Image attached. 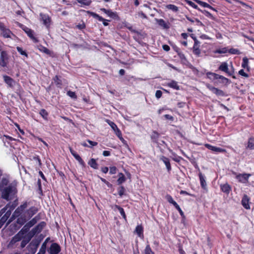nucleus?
Returning a JSON list of instances; mask_svg holds the SVG:
<instances>
[{
  "instance_id": "obj_1",
  "label": "nucleus",
  "mask_w": 254,
  "mask_h": 254,
  "mask_svg": "<svg viewBox=\"0 0 254 254\" xmlns=\"http://www.w3.org/2000/svg\"><path fill=\"white\" fill-rule=\"evenodd\" d=\"M1 192V197L7 201L13 199L17 192L16 185L11 183L6 188H4L0 190Z\"/></svg>"
},
{
  "instance_id": "obj_2",
  "label": "nucleus",
  "mask_w": 254,
  "mask_h": 254,
  "mask_svg": "<svg viewBox=\"0 0 254 254\" xmlns=\"http://www.w3.org/2000/svg\"><path fill=\"white\" fill-rule=\"evenodd\" d=\"M40 242V240L35 239L30 243L27 247V250L30 254H34L36 252Z\"/></svg>"
},
{
  "instance_id": "obj_3",
  "label": "nucleus",
  "mask_w": 254,
  "mask_h": 254,
  "mask_svg": "<svg viewBox=\"0 0 254 254\" xmlns=\"http://www.w3.org/2000/svg\"><path fill=\"white\" fill-rule=\"evenodd\" d=\"M233 174L236 176V178L239 182L246 184L249 181V178L251 176L250 174H237L236 172H233Z\"/></svg>"
},
{
  "instance_id": "obj_4",
  "label": "nucleus",
  "mask_w": 254,
  "mask_h": 254,
  "mask_svg": "<svg viewBox=\"0 0 254 254\" xmlns=\"http://www.w3.org/2000/svg\"><path fill=\"white\" fill-rule=\"evenodd\" d=\"M46 225V223L42 221L39 223L36 227L33 228L29 233L30 238L34 236L35 234L40 233L45 227Z\"/></svg>"
},
{
  "instance_id": "obj_5",
  "label": "nucleus",
  "mask_w": 254,
  "mask_h": 254,
  "mask_svg": "<svg viewBox=\"0 0 254 254\" xmlns=\"http://www.w3.org/2000/svg\"><path fill=\"white\" fill-rule=\"evenodd\" d=\"M24 237L22 236V233L21 232H19L17 234H16L10 241L8 247L9 248H13L15 246L16 243L20 241Z\"/></svg>"
},
{
  "instance_id": "obj_6",
  "label": "nucleus",
  "mask_w": 254,
  "mask_h": 254,
  "mask_svg": "<svg viewBox=\"0 0 254 254\" xmlns=\"http://www.w3.org/2000/svg\"><path fill=\"white\" fill-rule=\"evenodd\" d=\"M40 20L43 22V24L47 27H49L51 22V18L47 14L43 13H40Z\"/></svg>"
},
{
  "instance_id": "obj_7",
  "label": "nucleus",
  "mask_w": 254,
  "mask_h": 254,
  "mask_svg": "<svg viewBox=\"0 0 254 254\" xmlns=\"http://www.w3.org/2000/svg\"><path fill=\"white\" fill-rule=\"evenodd\" d=\"M38 211V209L37 207L35 206H32L29 208L25 212L24 215L25 216L27 219H30L34 215H35Z\"/></svg>"
},
{
  "instance_id": "obj_8",
  "label": "nucleus",
  "mask_w": 254,
  "mask_h": 254,
  "mask_svg": "<svg viewBox=\"0 0 254 254\" xmlns=\"http://www.w3.org/2000/svg\"><path fill=\"white\" fill-rule=\"evenodd\" d=\"M7 208H3L1 210V214L3 213H5L1 218L0 221L2 223H4L8 219V218L10 217L11 211L10 210H7Z\"/></svg>"
},
{
  "instance_id": "obj_9",
  "label": "nucleus",
  "mask_w": 254,
  "mask_h": 254,
  "mask_svg": "<svg viewBox=\"0 0 254 254\" xmlns=\"http://www.w3.org/2000/svg\"><path fill=\"white\" fill-rule=\"evenodd\" d=\"M60 250L59 245L56 243H53L51 245L49 252L51 254H58Z\"/></svg>"
},
{
  "instance_id": "obj_10",
  "label": "nucleus",
  "mask_w": 254,
  "mask_h": 254,
  "mask_svg": "<svg viewBox=\"0 0 254 254\" xmlns=\"http://www.w3.org/2000/svg\"><path fill=\"white\" fill-rule=\"evenodd\" d=\"M27 202H25L20 206L18 207L14 212V215L16 217L19 216L21 214L23 210L27 207Z\"/></svg>"
},
{
  "instance_id": "obj_11",
  "label": "nucleus",
  "mask_w": 254,
  "mask_h": 254,
  "mask_svg": "<svg viewBox=\"0 0 254 254\" xmlns=\"http://www.w3.org/2000/svg\"><path fill=\"white\" fill-rule=\"evenodd\" d=\"M250 199L249 197L246 195L245 194L242 199V204L243 206V207L246 209H250Z\"/></svg>"
},
{
  "instance_id": "obj_12",
  "label": "nucleus",
  "mask_w": 254,
  "mask_h": 254,
  "mask_svg": "<svg viewBox=\"0 0 254 254\" xmlns=\"http://www.w3.org/2000/svg\"><path fill=\"white\" fill-rule=\"evenodd\" d=\"M23 30L34 42L37 43L38 42L37 39L34 35V31L33 30L26 27Z\"/></svg>"
},
{
  "instance_id": "obj_13",
  "label": "nucleus",
  "mask_w": 254,
  "mask_h": 254,
  "mask_svg": "<svg viewBox=\"0 0 254 254\" xmlns=\"http://www.w3.org/2000/svg\"><path fill=\"white\" fill-rule=\"evenodd\" d=\"M207 87L210 91H211L213 93L217 95L221 96L225 95L224 92L221 90H220L210 85H207Z\"/></svg>"
},
{
  "instance_id": "obj_14",
  "label": "nucleus",
  "mask_w": 254,
  "mask_h": 254,
  "mask_svg": "<svg viewBox=\"0 0 254 254\" xmlns=\"http://www.w3.org/2000/svg\"><path fill=\"white\" fill-rule=\"evenodd\" d=\"M199 47L200 42H197V41H196L195 43H194V45L192 48V52L194 55H195L197 57L200 56L201 53Z\"/></svg>"
},
{
  "instance_id": "obj_15",
  "label": "nucleus",
  "mask_w": 254,
  "mask_h": 254,
  "mask_svg": "<svg viewBox=\"0 0 254 254\" xmlns=\"http://www.w3.org/2000/svg\"><path fill=\"white\" fill-rule=\"evenodd\" d=\"M3 77L5 82L9 87H13L14 86L15 82L12 78L7 75H4Z\"/></svg>"
},
{
  "instance_id": "obj_16",
  "label": "nucleus",
  "mask_w": 254,
  "mask_h": 254,
  "mask_svg": "<svg viewBox=\"0 0 254 254\" xmlns=\"http://www.w3.org/2000/svg\"><path fill=\"white\" fill-rule=\"evenodd\" d=\"M205 146L208 149H209V150H211L214 152H226V150L224 149H222V148H221L219 147H217L215 146H213L209 144H206L205 145Z\"/></svg>"
},
{
  "instance_id": "obj_17",
  "label": "nucleus",
  "mask_w": 254,
  "mask_h": 254,
  "mask_svg": "<svg viewBox=\"0 0 254 254\" xmlns=\"http://www.w3.org/2000/svg\"><path fill=\"white\" fill-rule=\"evenodd\" d=\"M0 31L1 32V35L4 38H11V36L12 35V33L10 30L9 29L6 28L5 26Z\"/></svg>"
},
{
  "instance_id": "obj_18",
  "label": "nucleus",
  "mask_w": 254,
  "mask_h": 254,
  "mask_svg": "<svg viewBox=\"0 0 254 254\" xmlns=\"http://www.w3.org/2000/svg\"><path fill=\"white\" fill-rule=\"evenodd\" d=\"M160 159L164 162L167 170L170 171L171 170V166L170 163L169 159L164 156H160Z\"/></svg>"
},
{
  "instance_id": "obj_19",
  "label": "nucleus",
  "mask_w": 254,
  "mask_h": 254,
  "mask_svg": "<svg viewBox=\"0 0 254 254\" xmlns=\"http://www.w3.org/2000/svg\"><path fill=\"white\" fill-rule=\"evenodd\" d=\"M40 219V216L39 215L36 216L33 219H32L30 221L27 223L25 224V227H27L29 228H31L33 225H34Z\"/></svg>"
},
{
  "instance_id": "obj_20",
  "label": "nucleus",
  "mask_w": 254,
  "mask_h": 254,
  "mask_svg": "<svg viewBox=\"0 0 254 254\" xmlns=\"http://www.w3.org/2000/svg\"><path fill=\"white\" fill-rule=\"evenodd\" d=\"M7 58V54L6 52L2 51L0 54V65L3 67L6 66L5 60Z\"/></svg>"
},
{
  "instance_id": "obj_21",
  "label": "nucleus",
  "mask_w": 254,
  "mask_h": 254,
  "mask_svg": "<svg viewBox=\"0 0 254 254\" xmlns=\"http://www.w3.org/2000/svg\"><path fill=\"white\" fill-rule=\"evenodd\" d=\"M210 74L212 75L214 78L216 79H220L222 80V82L223 83L228 82L229 80L228 78L223 76L222 75H219L214 73H210Z\"/></svg>"
},
{
  "instance_id": "obj_22",
  "label": "nucleus",
  "mask_w": 254,
  "mask_h": 254,
  "mask_svg": "<svg viewBox=\"0 0 254 254\" xmlns=\"http://www.w3.org/2000/svg\"><path fill=\"white\" fill-rule=\"evenodd\" d=\"M9 181L6 178H3L0 183V190H2L4 188H6L9 185Z\"/></svg>"
},
{
  "instance_id": "obj_23",
  "label": "nucleus",
  "mask_w": 254,
  "mask_h": 254,
  "mask_svg": "<svg viewBox=\"0 0 254 254\" xmlns=\"http://www.w3.org/2000/svg\"><path fill=\"white\" fill-rule=\"evenodd\" d=\"M221 190L225 192L226 193H229L231 190V187L227 183L224 184L223 185H221L220 186Z\"/></svg>"
},
{
  "instance_id": "obj_24",
  "label": "nucleus",
  "mask_w": 254,
  "mask_h": 254,
  "mask_svg": "<svg viewBox=\"0 0 254 254\" xmlns=\"http://www.w3.org/2000/svg\"><path fill=\"white\" fill-rule=\"evenodd\" d=\"M167 86L169 87L173 88L176 90H179L180 86L178 84V82L174 80H172L170 82L167 83Z\"/></svg>"
},
{
  "instance_id": "obj_25",
  "label": "nucleus",
  "mask_w": 254,
  "mask_h": 254,
  "mask_svg": "<svg viewBox=\"0 0 254 254\" xmlns=\"http://www.w3.org/2000/svg\"><path fill=\"white\" fill-rule=\"evenodd\" d=\"M101 10L104 12L110 17L115 18L117 16L116 13L112 11L111 10L106 9L105 8H101Z\"/></svg>"
},
{
  "instance_id": "obj_26",
  "label": "nucleus",
  "mask_w": 254,
  "mask_h": 254,
  "mask_svg": "<svg viewBox=\"0 0 254 254\" xmlns=\"http://www.w3.org/2000/svg\"><path fill=\"white\" fill-rule=\"evenodd\" d=\"M196 3L199 4L200 5H201L202 7H207L209 8L212 10H215V9L212 7L211 5H210L209 4L207 3L206 2H203L202 1L199 0H194Z\"/></svg>"
},
{
  "instance_id": "obj_27",
  "label": "nucleus",
  "mask_w": 254,
  "mask_h": 254,
  "mask_svg": "<svg viewBox=\"0 0 254 254\" xmlns=\"http://www.w3.org/2000/svg\"><path fill=\"white\" fill-rule=\"evenodd\" d=\"M219 69L227 73L229 75H231V74L228 71V64L226 63H223L220 65Z\"/></svg>"
},
{
  "instance_id": "obj_28",
  "label": "nucleus",
  "mask_w": 254,
  "mask_h": 254,
  "mask_svg": "<svg viewBox=\"0 0 254 254\" xmlns=\"http://www.w3.org/2000/svg\"><path fill=\"white\" fill-rule=\"evenodd\" d=\"M199 177L201 186L203 189H205L206 188V183L205 180L204 176L202 174V173H200L199 174Z\"/></svg>"
},
{
  "instance_id": "obj_29",
  "label": "nucleus",
  "mask_w": 254,
  "mask_h": 254,
  "mask_svg": "<svg viewBox=\"0 0 254 254\" xmlns=\"http://www.w3.org/2000/svg\"><path fill=\"white\" fill-rule=\"evenodd\" d=\"M242 66L244 68H246L248 71L250 70V67L249 66V60L247 57H244L243 59Z\"/></svg>"
},
{
  "instance_id": "obj_30",
  "label": "nucleus",
  "mask_w": 254,
  "mask_h": 254,
  "mask_svg": "<svg viewBox=\"0 0 254 254\" xmlns=\"http://www.w3.org/2000/svg\"><path fill=\"white\" fill-rule=\"evenodd\" d=\"M156 21H157V23L161 27H163L164 29H167L168 28V26L167 24V23L165 22V21L162 19H156Z\"/></svg>"
},
{
  "instance_id": "obj_31",
  "label": "nucleus",
  "mask_w": 254,
  "mask_h": 254,
  "mask_svg": "<svg viewBox=\"0 0 254 254\" xmlns=\"http://www.w3.org/2000/svg\"><path fill=\"white\" fill-rule=\"evenodd\" d=\"M115 207L116 208H117L120 212L121 215L122 216V217H123V218L125 220H127V217H126V214H125V212L124 211V209L120 207V206L119 205H116L115 206Z\"/></svg>"
},
{
  "instance_id": "obj_32",
  "label": "nucleus",
  "mask_w": 254,
  "mask_h": 254,
  "mask_svg": "<svg viewBox=\"0 0 254 254\" xmlns=\"http://www.w3.org/2000/svg\"><path fill=\"white\" fill-rule=\"evenodd\" d=\"M119 179L117 180L118 185H121L126 181V178L124 175L122 173L119 174Z\"/></svg>"
},
{
  "instance_id": "obj_33",
  "label": "nucleus",
  "mask_w": 254,
  "mask_h": 254,
  "mask_svg": "<svg viewBox=\"0 0 254 254\" xmlns=\"http://www.w3.org/2000/svg\"><path fill=\"white\" fill-rule=\"evenodd\" d=\"M77 2L81 4L80 6H88L91 3V0H77Z\"/></svg>"
},
{
  "instance_id": "obj_34",
  "label": "nucleus",
  "mask_w": 254,
  "mask_h": 254,
  "mask_svg": "<svg viewBox=\"0 0 254 254\" xmlns=\"http://www.w3.org/2000/svg\"><path fill=\"white\" fill-rule=\"evenodd\" d=\"M48 239H47L46 241L42 244L41 247L39 250V253L45 254L46 253V247H47V241Z\"/></svg>"
},
{
  "instance_id": "obj_35",
  "label": "nucleus",
  "mask_w": 254,
  "mask_h": 254,
  "mask_svg": "<svg viewBox=\"0 0 254 254\" xmlns=\"http://www.w3.org/2000/svg\"><path fill=\"white\" fill-rule=\"evenodd\" d=\"M28 219L25 216H23V215H21L19 218H18L17 220V223L23 225L24 224Z\"/></svg>"
},
{
  "instance_id": "obj_36",
  "label": "nucleus",
  "mask_w": 254,
  "mask_h": 254,
  "mask_svg": "<svg viewBox=\"0 0 254 254\" xmlns=\"http://www.w3.org/2000/svg\"><path fill=\"white\" fill-rule=\"evenodd\" d=\"M248 147L251 150L254 149V138L251 137L249 139Z\"/></svg>"
},
{
  "instance_id": "obj_37",
  "label": "nucleus",
  "mask_w": 254,
  "mask_h": 254,
  "mask_svg": "<svg viewBox=\"0 0 254 254\" xmlns=\"http://www.w3.org/2000/svg\"><path fill=\"white\" fill-rule=\"evenodd\" d=\"M89 165L94 169H97L98 165L95 159L92 158L88 162Z\"/></svg>"
},
{
  "instance_id": "obj_38",
  "label": "nucleus",
  "mask_w": 254,
  "mask_h": 254,
  "mask_svg": "<svg viewBox=\"0 0 254 254\" xmlns=\"http://www.w3.org/2000/svg\"><path fill=\"white\" fill-rule=\"evenodd\" d=\"M135 232L137 234L139 237H140L143 233V228L140 225H137L135 228Z\"/></svg>"
},
{
  "instance_id": "obj_39",
  "label": "nucleus",
  "mask_w": 254,
  "mask_h": 254,
  "mask_svg": "<svg viewBox=\"0 0 254 254\" xmlns=\"http://www.w3.org/2000/svg\"><path fill=\"white\" fill-rule=\"evenodd\" d=\"M166 198L169 203L172 204L174 206L177 205V203L174 200L173 198L170 195H167L166 196Z\"/></svg>"
},
{
  "instance_id": "obj_40",
  "label": "nucleus",
  "mask_w": 254,
  "mask_h": 254,
  "mask_svg": "<svg viewBox=\"0 0 254 254\" xmlns=\"http://www.w3.org/2000/svg\"><path fill=\"white\" fill-rule=\"evenodd\" d=\"M166 7L167 8L172 10L174 12H177L178 11V7L174 4H168L166 6Z\"/></svg>"
},
{
  "instance_id": "obj_41",
  "label": "nucleus",
  "mask_w": 254,
  "mask_h": 254,
  "mask_svg": "<svg viewBox=\"0 0 254 254\" xmlns=\"http://www.w3.org/2000/svg\"><path fill=\"white\" fill-rule=\"evenodd\" d=\"M30 239L31 238L28 239H22L21 240V244H20V248L21 249H23L24 248L26 245L29 243V242L30 241Z\"/></svg>"
},
{
  "instance_id": "obj_42",
  "label": "nucleus",
  "mask_w": 254,
  "mask_h": 254,
  "mask_svg": "<svg viewBox=\"0 0 254 254\" xmlns=\"http://www.w3.org/2000/svg\"><path fill=\"white\" fill-rule=\"evenodd\" d=\"M114 131H115V133H116V134L117 135V136L120 138V139L121 140H122V141L124 140V139L122 137L121 131L118 128V127H117L115 130H114Z\"/></svg>"
},
{
  "instance_id": "obj_43",
  "label": "nucleus",
  "mask_w": 254,
  "mask_h": 254,
  "mask_svg": "<svg viewBox=\"0 0 254 254\" xmlns=\"http://www.w3.org/2000/svg\"><path fill=\"white\" fill-rule=\"evenodd\" d=\"M144 254H155L152 251L149 245H147L144 250Z\"/></svg>"
},
{
  "instance_id": "obj_44",
  "label": "nucleus",
  "mask_w": 254,
  "mask_h": 254,
  "mask_svg": "<svg viewBox=\"0 0 254 254\" xmlns=\"http://www.w3.org/2000/svg\"><path fill=\"white\" fill-rule=\"evenodd\" d=\"M74 157L76 160L78 161V162L81 165L84 166L85 163L83 160L82 159V158L78 154H76L75 155H74Z\"/></svg>"
},
{
  "instance_id": "obj_45",
  "label": "nucleus",
  "mask_w": 254,
  "mask_h": 254,
  "mask_svg": "<svg viewBox=\"0 0 254 254\" xmlns=\"http://www.w3.org/2000/svg\"><path fill=\"white\" fill-rule=\"evenodd\" d=\"M185 1L190 6L192 7L193 8L198 9V6L196 5L194 3H193L192 1L189 0H185Z\"/></svg>"
},
{
  "instance_id": "obj_46",
  "label": "nucleus",
  "mask_w": 254,
  "mask_h": 254,
  "mask_svg": "<svg viewBox=\"0 0 254 254\" xmlns=\"http://www.w3.org/2000/svg\"><path fill=\"white\" fill-rule=\"evenodd\" d=\"M67 95L72 99H76L77 98V96L74 92L68 91L67 92Z\"/></svg>"
},
{
  "instance_id": "obj_47",
  "label": "nucleus",
  "mask_w": 254,
  "mask_h": 254,
  "mask_svg": "<svg viewBox=\"0 0 254 254\" xmlns=\"http://www.w3.org/2000/svg\"><path fill=\"white\" fill-rule=\"evenodd\" d=\"M229 53L231 54H237V55H239L241 54V52L239 51V50H238L237 49H234V48L230 49L229 50Z\"/></svg>"
},
{
  "instance_id": "obj_48",
  "label": "nucleus",
  "mask_w": 254,
  "mask_h": 254,
  "mask_svg": "<svg viewBox=\"0 0 254 254\" xmlns=\"http://www.w3.org/2000/svg\"><path fill=\"white\" fill-rule=\"evenodd\" d=\"M106 122L108 123V124L113 130H115L118 127L117 125L114 122L108 120H107Z\"/></svg>"
},
{
  "instance_id": "obj_49",
  "label": "nucleus",
  "mask_w": 254,
  "mask_h": 254,
  "mask_svg": "<svg viewBox=\"0 0 254 254\" xmlns=\"http://www.w3.org/2000/svg\"><path fill=\"white\" fill-rule=\"evenodd\" d=\"M125 189L123 186L120 187L118 189V193L119 195L122 197L125 193Z\"/></svg>"
},
{
  "instance_id": "obj_50",
  "label": "nucleus",
  "mask_w": 254,
  "mask_h": 254,
  "mask_svg": "<svg viewBox=\"0 0 254 254\" xmlns=\"http://www.w3.org/2000/svg\"><path fill=\"white\" fill-rule=\"evenodd\" d=\"M16 49H17V51L21 55H24V56H26V57L28 56V55H27V53H26V52L23 51V49L21 47H16Z\"/></svg>"
},
{
  "instance_id": "obj_51",
  "label": "nucleus",
  "mask_w": 254,
  "mask_h": 254,
  "mask_svg": "<svg viewBox=\"0 0 254 254\" xmlns=\"http://www.w3.org/2000/svg\"><path fill=\"white\" fill-rule=\"evenodd\" d=\"M40 114L43 117L44 119H46L48 116V113L47 111L45 109L41 110L40 112Z\"/></svg>"
},
{
  "instance_id": "obj_52",
  "label": "nucleus",
  "mask_w": 254,
  "mask_h": 254,
  "mask_svg": "<svg viewBox=\"0 0 254 254\" xmlns=\"http://www.w3.org/2000/svg\"><path fill=\"white\" fill-rule=\"evenodd\" d=\"M176 51L178 53V55L179 56V58L181 60H185L186 59L184 54L182 52H181L179 49Z\"/></svg>"
},
{
  "instance_id": "obj_53",
  "label": "nucleus",
  "mask_w": 254,
  "mask_h": 254,
  "mask_svg": "<svg viewBox=\"0 0 254 254\" xmlns=\"http://www.w3.org/2000/svg\"><path fill=\"white\" fill-rule=\"evenodd\" d=\"M30 228L25 227V225L23 227V228L19 232L22 231V236L24 237V235L28 231V230Z\"/></svg>"
},
{
  "instance_id": "obj_54",
  "label": "nucleus",
  "mask_w": 254,
  "mask_h": 254,
  "mask_svg": "<svg viewBox=\"0 0 254 254\" xmlns=\"http://www.w3.org/2000/svg\"><path fill=\"white\" fill-rule=\"evenodd\" d=\"M33 159L36 162V163L38 164L39 166L42 164L41 160L38 156H34Z\"/></svg>"
},
{
  "instance_id": "obj_55",
  "label": "nucleus",
  "mask_w": 254,
  "mask_h": 254,
  "mask_svg": "<svg viewBox=\"0 0 254 254\" xmlns=\"http://www.w3.org/2000/svg\"><path fill=\"white\" fill-rule=\"evenodd\" d=\"M227 50L226 48H224L222 49L217 50L216 51V53H219V54H224L227 53Z\"/></svg>"
},
{
  "instance_id": "obj_56",
  "label": "nucleus",
  "mask_w": 254,
  "mask_h": 254,
  "mask_svg": "<svg viewBox=\"0 0 254 254\" xmlns=\"http://www.w3.org/2000/svg\"><path fill=\"white\" fill-rule=\"evenodd\" d=\"M175 207V208L178 210V211L179 212L180 215L182 216V217H184V212H183V211L182 210L181 208H180V207L179 206V205L177 204V205H175L174 206Z\"/></svg>"
},
{
  "instance_id": "obj_57",
  "label": "nucleus",
  "mask_w": 254,
  "mask_h": 254,
  "mask_svg": "<svg viewBox=\"0 0 254 254\" xmlns=\"http://www.w3.org/2000/svg\"><path fill=\"white\" fill-rule=\"evenodd\" d=\"M117 172V168L115 166L111 167L110 168V173L111 174H115Z\"/></svg>"
},
{
  "instance_id": "obj_58",
  "label": "nucleus",
  "mask_w": 254,
  "mask_h": 254,
  "mask_svg": "<svg viewBox=\"0 0 254 254\" xmlns=\"http://www.w3.org/2000/svg\"><path fill=\"white\" fill-rule=\"evenodd\" d=\"M76 27L79 29L82 30L85 28V25L83 22H82L81 24H78L76 25Z\"/></svg>"
},
{
  "instance_id": "obj_59",
  "label": "nucleus",
  "mask_w": 254,
  "mask_h": 254,
  "mask_svg": "<svg viewBox=\"0 0 254 254\" xmlns=\"http://www.w3.org/2000/svg\"><path fill=\"white\" fill-rule=\"evenodd\" d=\"M239 74L243 76H244L245 77H249V75L246 73V72H245L244 69H241L239 71Z\"/></svg>"
},
{
  "instance_id": "obj_60",
  "label": "nucleus",
  "mask_w": 254,
  "mask_h": 254,
  "mask_svg": "<svg viewBox=\"0 0 254 254\" xmlns=\"http://www.w3.org/2000/svg\"><path fill=\"white\" fill-rule=\"evenodd\" d=\"M92 14H93V15L94 16V17L97 18L99 21H104V19L103 17H102L101 16L98 15L97 14L94 13H92Z\"/></svg>"
},
{
  "instance_id": "obj_61",
  "label": "nucleus",
  "mask_w": 254,
  "mask_h": 254,
  "mask_svg": "<svg viewBox=\"0 0 254 254\" xmlns=\"http://www.w3.org/2000/svg\"><path fill=\"white\" fill-rule=\"evenodd\" d=\"M162 95V92L160 90H157L155 93V96L157 99L160 98Z\"/></svg>"
},
{
  "instance_id": "obj_62",
  "label": "nucleus",
  "mask_w": 254,
  "mask_h": 254,
  "mask_svg": "<svg viewBox=\"0 0 254 254\" xmlns=\"http://www.w3.org/2000/svg\"><path fill=\"white\" fill-rule=\"evenodd\" d=\"M87 142L93 146H96L98 144L97 142L92 141L90 140H87Z\"/></svg>"
},
{
  "instance_id": "obj_63",
  "label": "nucleus",
  "mask_w": 254,
  "mask_h": 254,
  "mask_svg": "<svg viewBox=\"0 0 254 254\" xmlns=\"http://www.w3.org/2000/svg\"><path fill=\"white\" fill-rule=\"evenodd\" d=\"M164 117L166 119H168V120H171V121H173V119H174V118L171 116V115H165L164 116Z\"/></svg>"
},
{
  "instance_id": "obj_64",
  "label": "nucleus",
  "mask_w": 254,
  "mask_h": 254,
  "mask_svg": "<svg viewBox=\"0 0 254 254\" xmlns=\"http://www.w3.org/2000/svg\"><path fill=\"white\" fill-rule=\"evenodd\" d=\"M159 137V134L156 132L154 131L153 134L152 135V138H157Z\"/></svg>"
}]
</instances>
